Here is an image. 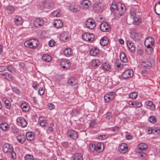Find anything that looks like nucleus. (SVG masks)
Returning <instances> with one entry per match:
<instances>
[{"label":"nucleus","mask_w":160,"mask_h":160,"mask_svg":"<svg viewBox=\"0 0 160 160\" xmlns=\"http://www.w3.org/2000/svg\"><path fill=\"white\" fill-rule=\"evenodd\" d=\"M101 30L103 32H108L110 30L109 26L106 22H103L100 25Z\"/></svg>","instance_id":"obj_8"},{"label":"nucleus","mask_w":160,"mask_h":160,"mask_svg":"<svg viewBox=\"0 0 160 160\" xmlns=\"http://www.w3.org/2000/svg\"><path fill=\"white\" fill-rule=\"evenodd\" d=\"M32 43L31 39L26 41L24 43V45L26 47H29L33 49V47H32L33 46Z\"/></svg>","instance_id":"obj_40"},{"label":"nucleus","mask_w":160,"mask_h":160,"mask_svg":"<svg viewBox=\"0 0 160 160\" xmlns=\"http://www.w3.org/2000/svg\"><path fill=\"white\" fill-rule=\"evenodd\" d=\"M14 22L17 25H20L23 22L22 18L21 17L17 16L14 18Z\"/></svg>","instance_id":"obj_27"},{"label":"nucleus","mask_w":160,"mask_h":160,"mask_svg":"<svg viewBox=\"0 0 160 160\" xmlns=\"http://www.w3.org/2000/svg\"><path fill=\"white\" fill-rule=\"evenodd\" d=\"M54 25L56 28H60L63 25V22L59 19H56L54 21Z\"/></svg>","instance_id":"obj_21"},{"label":"nucleus","mask_w":160,"mask_h":160,"mask_svg":"<svg viewBox=\"0 0 160 160\" xmlns=\"http://www.w3.org/2000/svg\"><path fill=\"white\" fill-rule=\"evenodd\" d=\"M12 132L14 133H17L18 131V129L15 126H13L12 127Z\"/></svg>","instance_id":"obj_56"},{"label":"nucleus","mask_w":160,"mask_h":160,"mask_svg":"<svg viewBox=\"0 0 160 160\" xmlns=\"http://www.w3.org/2000/svg\"><path fill=\"white\" fill-rule=\"evenodd\" d=\"M3 100L4 102L6 108L8 109H10L11 108V104L9 101L6 99V98L3 99Z\"/></svg>","instance_id":"obj_38"},{"label":"nucleus","mask_w":160,"mask_h":160,"mask_svg":"<svg viewBox=\"0 0 160 160\" xmlns=\"http://www.w3.org/2000/svg\"><path fill=\"white\" fill-rule=\"evenodd\" d=\"M86 25L88 28L92 29L95 27V21L92 19L89 18L86 22Z\"/></svg>","instance_id":"obj_5"},{"label":"nucleus","mask_w":160,"mask_h":160,"mask_svg":"<svg viewBox=\"0 0 160 160\" xmlns=\"http://www.w3.org/2000/svg\"><path fill=\"white\" fill-rule=\"evenodd\" d=\"M89 149L91 152L95 151L96 145L95 144H90L89 146Z\"/></svg>","instance_id":"obj_53"},{"label":"nucleus","mask_w":160,"mask_h":160,"mask_svg":"<svg viewBox=\"0 0 160 160\" xmlns=\"http://www.w3.org/2000/svg\"><path fill=\"white\" fill-rule=\"evenodd\" d=\"M63 54L67 57H70L72 54V50L70 48H66L64 51Z\"/></svg>","instance_id":"obj_15"},{"label":"nucleus","mask_w":160,"mask_h":160,"mask_svg":"<svg viewBox=\"0 0 160 160\" xmlns=\"http://www.w3.org/2000/svg\"><path fill=\"white\" fill-rule=\"evenodd\" d=\"M133 19L134 20L133 23L135 25H138L141 22L142 20L141 18L137 16L134 17Z\"/></svg>","instance_id":"obj_30"},{"label":"nucleus","mask_w":160,"mask_h":160,"mask_svg":"<svg viewBox=\"0 0 160 160\" xmlns=\"http://www.w3.org/2000/svg\"><path fill=\"white\" fill-rule=\"evenodd\" d=\"M128 150L127 145L125 143H122L119 144L118 147V150L122 153L126 152Z\"/></svg>","instance_id":"obj_9"},{"label":"nucleus","mask_w":160,"mask_h":160,"mask_svg":"<svg viewBox=\"0 0 160 160\" xmlns=\"http://www.w3.org/2000/svg\"><path fill=\"white\" fill-rule=\"evenodd\" d=\"M44 24V20L42 18H37L33 21V24L36 27H41Z\"/></svg>","instance_id":"obj_7"},{"label":"nucleus","mask_w":160,"mask_h":160,"mask_svg":"<svg viewBox=\"0 0 160 160\" xmlns=\"http://www.w3.org/2000/svg\"><path fill=\"white\" fill-rule=\"evenodd\" d=\"M130 16L131 17V18H133V19L135 17H136V14L134 12L132 11L130 13Z\"/></svg>","instance_id":"obj_61"},{"label":"nucleus","mask_w":160,"mask_h":160,"mask_svg":"<svg viewBox=\"0 0 160 160\" xmlns=\"http://www.w3.org/2000/svg\"><path fill=\"white\" fill-rule=\"evenodd\" d=\"M9 128V125L6 122L2 123L0 124V128L3 131L8 130Z\"/></svg>","instance_id":"obj_22"},{"label":"nucleus","mask_w":160,"mask_h":160,"mask_svg":"<svg viewBox=\"0 0 160 160\" xmlns=\"http://www.w3.org/2000/svg\"><path fill=\"white\" fill-rule=\"evenodd\" d=\"M69 38V36L67 32H63L60 35V39L64 42L68 41Z\"/></svg>","instance_id":"obj_20"},{"label":"nucleus","mask_w":160,"mask_h":160,"mask_svg":"<svg viewBox=\"0 0 160 160\" xmlns=\"http://www.w3.org/2000/svg\"><path fill=\"white\" fill-rule=\"evenodd\" d=\"M112 115L110 112H107L106 114V118L107 119L109 120L112 118Z\"/></svg>","instance_id":"obj_52"},{"label":"nucleus","mask_w":160,"mask_h":160,"mask_svg":"<svg viewBox=\"0 0 160 160\" xmlns=\"http://www.w3.org/2000/svg\"><path fill=\"white\" fill-rule=\"evenodd\" d=\"M129 97L133 99H135L138 97V93L136 92H133L129 94Z\"/></svg>","instance_id":"obj_45"},{"label":"nucleus","mask_w":160,"mask_h":160,"mask_svg":"<svg viewBox=\"0 0 160 160\" xmlns=\"http://www.w3.org/2000/svg\"><path fill=\"white\" fill-rule=\"evenodd\" d=\"M68 83L72 86L77 85L78 84L77 80L75 78H70L68 81Z\"/></svg>","instance_id":"obj_29"},{"label":"nucleus","mask_w":160,"mask_h":160,"mask_svg":"<svg viewBox=\"0 0 160 160\" xmlns=\"http://www.w3.org/2000/svg\"><path fill=\"white\" fill-rule=\"evenodd\" d=\"M17 121L20 123L22 127H25L27 125V122L24 118L22 117H18L17 119Z\"/></svg>","instance_id":"obj_12"},{"label":"nucleus","mask_w":160,"mask_h":160,"mask_svg":"<svg viewBox=\"0 0 160 160\" xmlns=\"http://www.w3.org/2000/svg\"><path fill=\"white\" fill-rule=\"evenodd\" d=\"M149 120L152 123H154L156 121V119L154 117L151 116L149 118Z\"/></svg>","instance_id":"obj_51"},{"label":"nucleus","mask_w":160,"mask_h":160,"mask_svg":"<svg viewBox=\"0 0 160 160\" xmlns=\"http://www.w3.org/2000/svg\"><path fill=\"white\" fill-rule=\"evenodd\" d=\"M148 146L146 144L144 143H141L138 146V148L139 151L145 150L147 148Z\"/></svg>","instance_id":"obj_26"},{"label":"nucleus","mask_w":160,"mask_h":160,"mask_svg":"<svg viewBox=\"0 0 160 160\" xmlns=\"http://www.w3.org/2000/svg\"><path fill=\"white\" fill-rule=\"evenodd\" d=\"M145 104L147 106L149 107L150 109L152 110H154L155 109V106L151 101H147L145 102Z\"/></svg>","instance_id":"obj_23"},{"label":"nucleus","mask_w":160,"mask_h":160,"mask_svg":"<svg viewBox=\"0 0 160 160\" xmlns=\"http://www.w3.org/2000/svg\"><path fill=\"white\" fill-rule=\"evenodd\" d=\"M102 147H104L102 143H99L97 144V145H96L95 150L98 152H100L102 150H101Z\"/></svg>","instance_id":"obj_36"},{"label":"nucleus","mask_w":160,"mask_h":160,"mask_svg":"<svg viewBox=\"0 0 160 160\" xmlns=\"http://www.w3.org/2000/svg\"><path fill=\"white\" fill-rule=\"evenodd\" d=\"M152 132H154L153 129H152L151 127L148 128L147 133L148 134H151Z\"/></svg>","instance_id":"obj_58"},{"label":"nucleus","mask_w":160,"mask_h":160,"mask_svg":"<svg viewBox=\"0 0 160 160\" xmlns=\"http://www.w3.org/2000/svg\"><path fill=\"white\" fill-rule=\"evenodd\" d=\"M127 45L128 48L132 52H133L135 50V47L132 41L131 40H127Z\"/></svg>","instance_id":"obj_11"},{"label":"nucleus","mask_w":160,"mask_h":160,"mask_svg":"<svg viewBox=\"0 0 160 160\" xmlns=\"http://www.w3.org/2000/svg\"><path fill=\"white\" fill-rule=\"evenodd\" d=\"M138 155V157L141 158L142 159L144 158L146 156V153L142 152V151H139Z\"/></svg>","instance_id":"obj_48"},{"label":"nucleus","mask_w":160,"mask_h":160,"mask_svg":"<svg viewBox=\"0 0 160 160\" xmlns=\"http://www.w3.org/2000/svg\"><path fill=\"white\" fill-rule=\"evenodd\" d=\"M74 160H82V157L81 154L79 153H76L73 158Z\"/></svg>","instance_id":"obj_44"},{"label":"nucleus","mask_w":160,"mask_h":160,"mask_svg":"<svg viewBox=\"0 0 160 160\" xmlns=\"http://www.w3.org/2000/svg\"><path fill=\"white\" fill-rule=\"evenodd\" d=\"M13 77L10 73L7 72L6 73V75L4 77V79H7V80L9 81H11L12 80Z\"/></svg>","instance_id":"obj_46"},{"label":"nucleus","mask_w":160,"mask_h":160,"mask_svg":"<svg viewBox=\"0 0 160 160\" xmlns=\"http://www.w3.org/2000/svg\"><path fill=\"white\" fill-rule=\"evenodd\" d=\"M21 108L23 111L25 112L28 111L30 108L29 104L26 102L22 103L21 105Z\"/></svg>","instance_id":"obj_18"},{"label":"nucleus","mask_w":160,"mask_h":160,"mask_svg":"<svg viewBox=\"0 0 160 160\" xmlns=\"http://www.w3.org/2000/svg\"><path fill=\"white\" fill-rule=\"evenodd\" d=\"M134 108H139L142 106V104L140 102L138 101H134Z\"/></svg>","instance_id":"obj_50"},{"label":"nucleus","mask_w":160,"mask_h":160,"mask_svg":"<svg viewBox=\"0 0 160 160\" xmlns=\"http://www.w3.org/2000/svg\"><path fill=\"white\" fill-rule=\"evenodd\" d=\"M44 92V90L43 89V87L40 88L38 90V94L41 95L43 94Z\"/></svg>","instance_id":"obj_54"},{"label":"nucleus","mask_w":160,"mask_h":160,"mask_svg":"<svg viewBox=\"0 0 160 160\" xmlns=\"http://www.w3.org/2000/svg\"><path fill=\"white\" fill-rule=\"evenodd\" d=\"M94 35L93 34L89 32L85 33L82 35V38L83 40L90 42L94 40Z\"/></svg>","instance_id":"obj_2"},{"label":"nucleus","mask_w":160,"mask_h":160,"mask_svg":"<svg viewBox=\"0 0 160 160\" xmlns=\"http://www.w3.org/2000/svg\"><path fill=\"white\" fill-rule=\"evenodd\" d=\"M112 131L117 133L119 131V128L118 127L116 126L112 128Z\"/></svg>","instance_id":"obj_55"},{"label":"nucleus","mask_w":160,"mask_h":160,"mask_svg":"<svg viewBox=\"0 0 160 160\" xmlns=\"http://www.w3.org/2000/svg\"><path fill=\"white\" fill-rule=\"evenodd\" d=\"M44 7L48 9H51L53 6V3L50 2L48 0H46L43 3Z\"/></svg>","instance_id":"obj_25"},{"label":"nucleus","mask_w":160,"mask_h":160,"mask_svg":"<svg viewBox=\"0 0 160 160\" xmlns=\"http://www.w3.org/2000/svg\"><path fill=\"white\" fill-rule=\"evenodd\" d=\"M124 5L121 4L120 8L122 11L121 12H120L119 13V14L120 17L123 15L126 12L125 9H124Z\"/></svg>","instance_id":"obj_49"},{"label":"nucleus","mask_w":160,"mask_h":160,"mask_svg":"<svg viewBox=\"0 0 160 160\" xmlns=\"http://www.w3.org/2000/svg\"><path fill=\"white\" fill-rule=\"evenodd\" d=\"M32 40L33 45L32 47H33V49L35 48L38 44V41L37 39H32Z\"/></svg>","instance_id":"obj_47"},{"label":"nucleus","mask_w":160,"mask_h":160,"mask_svg":"<svg viewBox=\"0 0 160 160\" xmlns=\"http://www.w3.org/2000/svg\"><path fill=\"white\" fill-rule=\"evenodd\" d=\"M6 67L5 66H0V72H3L6 70Z\"/></svg>","instance_id":"obj_62"},{"label":"nucleus","mask_w":160,"mask_h":160,"mask_svg":"<svg viewBox=\"0 0 160 160\" xmlns=\"http://www.w3.org/2000/svg\"><path fill=\"white\" fill-rule=\"evenodd\" d=\"M100 51L98 48L96 47L93 48L90 51V54L93 56H97L99 52Z\"/></svg>","instance_id":"obj_14"},{"label":"nucleus","mask_w":160,"mask_h":160,"mask_svg":"<svg viewBox=\"0 0 160 160\" xmlns=\"http://www.w3.org/2000/svg\"><path fill=\"white\" fill-rule=\"evenodd\" d=\"M133 71L130 69L126 70L122 74V78L124 79H126L133 76Z\"/></svg>","instance_id":"obj_4"},{"label":"nucleus","mask_w":160,"mask_h":160,"mask_svg":"<svg viewBox=\"0 0 160 160\" xmlns=\"http://www.w3.org/2000/svg\"><path fill=\"white\" fill-rule=\"evenodd\" d=\"M154 44V39L151 37L146 38L144 41V45L148 48L149 49L150 53L153 51L152 47Z\"/></svg>","instance_id":"obj_1"},{"label":"nucleus","mask_w":160,"mask_h":160,"mask_svg":"<svg viewBox=\"0 0 160 160\" xmlns=\"http://www.w3.org/2000/svg\"><path fill=\"white\" fill-rule=\"evenodd\" d=\"M102 67L104 70H108L110 69V66L108 62L103 63L102 65Z\"/></svg>","instance_id":"obj_34"},{"label":"nucleus","mask_w":160,"mask_h":160,"mask_svg":"<svg viewBox=\"0 0 160 160\" xmlns=\"http://www.w3.org/2000/svg\"><path fill=\"white\" fill-rule=\"evenodd\" d=\"M3 151L5 153L12 152L13 151L12 146L8 143H6L3 146Z\"/></svg>","instance_id":"obj_10"},{"label":"nucleus","mask_w":160,"mask_h":160,"mask_svg":"<svg viewBox=\"0 0 160 160\" xmlns=\"http://www.w3.org/2000/svg\"><path fill=\"white\" fill-rule=\"evenodd\" d=\"M17 139L18 142L21 143H24L26 141V137L24 134L18 135L17 136Z\"/></svg>","instance_id":"obj_16"},{"label":"nucleus","mask_w":160,"mask_h":160,"mask_svg":"<svg viewBox=\"0 0 160 160\" xmlns=\"http://www.w3.org/2000/svg\"><path fill=\"white\" fill-rule=\"evenodd\" d=\"M38 122L40 125L42 127H44L45 126H48V123L47 121L43 119V118L41 117L38 120Z\"/></svg>","instance_id":"obj_19"},{"label":"nucleus","mask_w":160,"mask_h":160,"mask_svg":"<svg viewBox=\"0 0 160 160\" xmlns=\"http://www.w3.org/2000/svg\"><path fill=\"white\" fill-rule=\"evenodd\" d=\"M89 2V1L88 0H84L82 1L81 2V3L82 5V6L84 8L87 9L89 7L88 3Z\"/></svg>","instance_id":"obj_35"},{"label":"nucleus","mask_w":160,"mask_h":160,"mask_svg":"<svg viewBox=\"0 0 160 160\" xmlns=\"http://www.w3.org/2000/svg\"><path fill=\"white\" fill-rule=\"evenodd\" d=\"M153 130L154 132H157L158 134L160 132V129L159 128H154Z\"/></svg>","instance_id":"obj_64"},{"label":"nucleus","mask_w":160,"mask_h":160,"mask_svg":"<svg viewBox=\"0 0 160 160\" xmlns=\"http://www.w3.org/2000/svg\"><path fill=\"white\" fill-rule=\"evenodd\" d=\"M134 39L135 41L138 40L142 38V35L140 32H135L134 34Z\"/></svg>","instance_id":"obj_37"},{"label":"nucleus","mask_w":160,"mask_h":160,"mask_svg":"<svg viewBox=\"0 0 160 160\" xmlns=\"http://www.w3.org/2000/svg\"><path fill=\"white\" fill-rule=\"evenodd\" d=\"M69 9L72 12H76L79 11L80 8L77 4H72L69 7Z\"/></svg>","instance_id":"obj_13"},{"label":"nucleus","mask_w":160,"mask_h":160,"mask_svg":"<svg viewBox=\"0 0 160 160\" xmlns=\"http://www.w3.org/2000/svg\"><path fill=\"white\" fill-rule=\"evenodd\" d=\"M15 9L13 6H8L7 8V11L8 14H11L13 12Z\"/></svg>","instance_id":"obj_41"},{"label":"nucleus","mask_w":160,"mask_h":160,"mask_svg":"<svg viewBox=\"0 0 160 160\" xmlns=\"http://www.w3.org/2000/svg\"><path fill=\"white\" fill-rule=\"evenodd\" d=\"M24 160H34L33 156L29 154H26L24 157Z\"/></svg>","instance_id":"obj_43"},{"label":"nucleus","mask_w":160,"mask_h":160,"mask_svg":"<svg viewBox=\"0 0 160 160\" xmlns=\"http://www.w3.org/2000/svg\"><path fill=\"white\" fill-rule=\"evenodd\" d=\"M12 90L16 93H18L19 92V89L16 87H14L12 88Z\"/></svg>","instance_id":"obj_63"},{"label":"nucleus","mask_w":160,"mask_h":160,"mask_svg":"<svg viewBox=\"0 0 160 160\" xmlns=\"http://www.w3.org/2000/svg\"><path fill=\"white\" fill-rule=\"evenodd\" d=\"M120 58L121 61L123 62L126 63L128 61V58L126 57L125 53L123 52H122L120 53Z\"/></svg>","instance_id":"obj_28"},{"label":"nucleus","mask_w":160,"mask_h":160,"mask_svg":"<svg viewBox=\"0 0 160 160\" xmlns=\"http://www.w3.org/2000/svg\"><path fill=\"white\" fill-rule=\"evenodd\" d=\"M109 42L108 38L106 37H104L102 38L100 41V43L102 46H105L107 45Z\"/></svg>","instance_id":"obj_24"},{"label":"nucleus","mask_w":160,"mask_h":160,"mask_svg":"<svg viewBox=\"0 0 160 160\" xmlns=\"http://www.w3.org/2000/svg\"><path fill=\"white\" fill-rule=\"evenodd\" d=\"M42 58L44 61L48 62L52 60L51 56L47 54L43 55Z\"/></svg>","instance_id":"obj_32"},{"label":"nucleus","mask_w":160,"mask_h":160,"mask_svg":"<svg viewBox=\"0 0 160 160\" xmlns=\"http://www.w3.org/2000/svg\"><path fill=\"white\" fill-rule=\"evenodd\" d=\"M154 10L157 15L160 16V5H157V3L155 5Z\"/></svg>","instance_id":"obj_42"},{"label":"nucleus","mask_w":160,"mask_h":160,"mask_svg":"<svg viewBox=\"0 0 160 160\" xmlns=\"http://www.w3.org/2000/svg\"><path fill=\"white\" fill-rule=\"evenodd\" d=\"M55 42L53 40H50L48 42V45L50 47H53L54 45Z\"/></svg>","instance_id":"obj_59"},{"label":"nucleus","mask_w":160,"mask_h":160,"mask_svg":"<svg viewBox=\"0 0 160 160\" xmlns=\"http://www.w3.org/2000/svg\"><path fill=\"white\" fill-rule=\"evenodd\" d=\"M9 152L11 153V157L13 159H15L16 158V153L14 152L13 149V151L12 152Z\"/></svg>","instance_id":"obj_57"},{"label":"nucleus","mask_w":160,"mask_h":160,"mask_svg":"<svg viewBox=\"0 0 160 160\" xmlns=\"http://www.w3.org/2000/svg\"><path fill=\"white\" fill-rule=\"evenodd\" d=\"M67 135L69 137L74 140L76 139L78 137V133L73 130H69L67 132Z\"/></svg>","instance_id":"obj_3"},{"label":"nucleus","mask_w":160,"mask_h":160,"mask_svg":"<svg viewBox=\"0 0 160 160\" xmlns=\"http://www.w3.org/2000/svg\"><path fill=\"white\" fill-rule=\"evenodd\" d=\"M6 67L7 70L10 72L13 73L15 72V69L14 67L11 64L7 66Z\"/></svg>","instance_id":"obj_39"},{"label":"nucleus","mask_w":160,"mask_h":160,"mask_svg":"<svg viewBox=\"0 0 160 160\" xmlns=\"http://www.w3.org/2000/svg\"><path fill=\"white\" fill-rule=\"evenodd\" d=\"M26 138L29 141H32L35 139V136L33 133L31 132H28L26 133L25 136Z\"/></svg>","instance_id":"obj_17"},{"label":"nucleus","mask_w":160,"mask_h":160,"mask_svg":"<svg viewBox=\"0 0 160 160\" xmlns=\"http://www.w3.org/2000/svg\"><path fill=\"white\" fill-rule=\"evenodd\" d=\"M104 99L106 102H108L113 99V96H110V94H107L104 97Z\"/></svg>","instance_id":"obj_33"},{"label":"nucleus","mask_w":160,"mask_h":160,"mask_svg":"<svg viewBox=\"0 0 160 160\" xmlns=\"http://www.w3.org/2000/svg\"><path fill=\"white\" fill-rule=\"evenodd\" d=\"M141 65L142 67H144L148 68L152 66V64L151 62L145 61H142L141 62Z\"/></svg>","instance_id":"obj_31"},{"label":"nucleus","mask_w":160,"mask_h":160,"mask_svg":"<svg viewBox=\"0 0 160 160\" xmlns=\"http://www.w3.org/2000/svg\"><path fill=\"white\" fill-rule=\"evenodd\" d=\"M60 65L63 68L68 69L71 66V64L69 60L67 59H62L60 62Z\"/></svg>","instance_id":"obj_6"},{"label":"nucleus","mask_w":160,"mask_h":160,"mask_svg":"<svg viewBox=\"0 0 160 160\" xmlns=\"http://www.w3.org/2000/svg\"><path fill=\"white\" fill-rule=\"evenodd\" d=\"M53 14L56 17H59L60 16V13L57 10L54 12Z\"/></svg>","instance_id":"obj_60"}]
</instances>
